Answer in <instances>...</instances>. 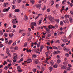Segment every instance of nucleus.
Here are the masks:
<instances>
[{
    "instance_id": "nucleus-59",
    "label": "nucleus",
    "mask_w": 73,
    "mask_h": 73,
    "mask_svg": "<svg viewBox=\"0 0 73 73\" xmlns=\"http://www.w3.org/2000/svg\"><path fill=\"white\" fill-rule=\"evenodd\" d=\"M36 71V69H33V72H34V73H35Z\"/></svg>"
},
{
    "instance_id": "nucleus-3",
    "label": "nucleus",
    "mask_w": 73,
    "mask_h": 73,
    "mask_svg": "<svg viewBox=\"0 0 73 73\" xmlns=\"http://www.w3.org/2000/svg\"><path fill=\"white\" fill-rule=\"evenodd\" d=\"M62 41L64 42H67L68 41V40L66 39V36H64V38L62 39Z\"/></svg>"
},
{
    "instance_id": "nucleus-37",
    "label": "nucleus",
    "mask_w": 73,
    "mask_h": 73,
    "mask_svg": "<svg viewBox=\"0 0 73 73\" xmlns=\"http://www.w3.org/2000/svg\"><path fill=\"white\" fill-rule=\"evenodd\" d=\"M8 68H9V67H8V66H6L5 67V70H7V69H8Z\"/></svg>"
},
{
    "instance_id": "nucleus-16",
    "label": "nucleus",
    "mask_w": 73,
    "mask_h": 73,
    "mask_svg": "<svg viewBox=\"0 0 73 73\" xmlns=\"http://www.w3.org/2000/svg\"><path fill=\"white\" fill-rule=\"evenodd\" d=\"M4 7H8V3H4L3 5Z\"/></svg>"
},
{
    "instance_id": "nucleus-50",
    "label": "nucleus",
    "mask_w": 73,
    "mask_h": 73,
    "mask_svg": "<svg viewBox=\"0 0 73 73\" xmlns=\"http://www.w3.org/2000/svg\"><path fill=\"white\" fill-rule=\"evenodd\" d=\"M55 20L56 21V22L58 23H59L60 20L59 19H56Z\"/></svg>"
},
{
    "instance_id": "nucleus-15",
    "label": "nucleus",
    "mask_w": 73,
    "mask_h": 73,
    "mask_svg": "<svg viewBox=\"0 0 73 73\" xmlns=\"http://www.w3.org/2000/svg\"><path fill=\"white\" fill-rule=\"evenodd\" d=\"M45 29L47 32H48L49 33H50L51 32L50 29H49L48 28H46Z\"/></svg>"
},
{
    "instance_id": "nucleus-46",
    "label": "nucleus",
    "mask_w": 73,
    "mask_h": 73,
    "mask_svg": "<svg viewBox=\"0 0 73 73\" xmlns=\"http://www.w3.org/2000/svg\"><path fill=\"white\" fill-rule=\"evenodd\" d=\"M63 22H62V21H61L60 22V24L61 25H63Z\"/></svg>"
},
{
    "instance_id": "nucleus-45",
    "label": "nucleus",
    "mask_w": 73,
    "mask_h": 73,
    "mask_svg": "<svg viewBox=\"0 0 73 73\" xmlns=\"http://www.w3.org/2000/svg\"><path fill=\"white\" fill-rule=\"evenodd\" d=\"M54 36H56V37H57V34L56 33H54Z\"/></svg>"
},
{
    "instance_id": "nucleus-35",
    "label": "nucleus",
    "mask_w": 73,
    "mask_h": 73,
    "mask_svg": "<svg viewBox=\"0 0 73 73\" xmlns=\"http://www.w3.org/2000/svg\"><path fill=\"white\" fill-rule=\"evenodd\" d=\"M59 34L60 35H62V34H64V33H65L62 31H61V32H59Z\"/></svg>"
},
{
    "instance_id": "nucleus-57",
    "label": "nucleus",
    "mask_w": 73,
    "mask_h": 73,
    "mask_svg": "<svg viewBox=\"0 0 73 73\" xmlns=\"http://www.w3.org/2000/svg\"><path fill=\"white\" fill-rule=\"evenodd\" d=\"M48 52H46V57H48Z\"/></svg>"
},
{
    "instance_id": "nucleus-26",
    "label": "nucleus",
    "mask_w": 73,
    "mask_h": 73,
    "mask_svg": "<svg viewBox=\"0 0 73 73\" xmlns=\"http://www.w3.org/2000/svg\"><path fill=\"white\" fill-rule=\"evenodd\" d=\"M36 57H37V56L35 54H34L32 56V58H36Z\"/></svg>"
},
{
    "instance_id": "nucleus-20",
    "label": "nucleus",
    "mask_w": 73,
    "mask_h": 73,
    "mask_svg": "<svg viewBox=\"0 0 73 73\" xmlns=\"http://www.w3.org/2000/svg\"><path fill=\"white\" fill-rule=\"evenodd\" d=\"M50 64L52 66V65H53V64H54V62H53V60H52L50 61Z\"/></svg>"
},
{
    "instance_id": "nucleus-39",
    "label": "nucleus",
    "mask_w": 73,
    "mask_h": 73,
    "mask_svg": "<svg viewBox=\"0 0 73 73\" xmlns=\"http://www.w3.org/2000/svg\"><path fill=\"white\" fill-rule=\"evenodd\" d=\"M42 9L43 11H44L46 9V7H45V6H44V7L42 8Z\"/></svg>"
},
{
    "instance_id": "nucleus-1",
    "label": "nucleus",
    "mask_w": 73,
    "mask_h": 73,
    "mask_svg": "<svg viewBox=\"0 0 73 73\" xmlns=\"http://www.w3.org/2000/svg\"><path fill=\"white\" fill-rule=\"evenodd\" d=\"M48 18L50 20V21L51 22H53L54 20V18L53 17H52L50 16V15H49L48 17Z\"/></svg>"
},
{
    "instance_id": "nucleus-60",
    "label": "nucleus",
    "mask_w": 73,
    "mask_h": 73,
    "mask_svg": "<svg viewBox=\"0 0 73 73\" xmlns=\"http://www.w3.org/2000/svg\"><path fill=\"white\" fill-rule=\"evenodd\" d=\"M7 61H8V62H12V60H10L8 59L7 60Z\"/></svg>"
},
{
    "instance_id": "nucleus-51",
    "label": "nucleus",
    "mask_w": 73,
    "mask_h": 73,
    "mask_svg": "<svg viewBox=\"0 0 73 73\" xmlns=\"http://www.w3.org/2000/svg\"><path fill=\"white\" fill-rule=\"evenodd\" d=\"M56 8H58V7H59V5L58 4H56Z\"/></svg>"
},
{
    "instance_id": "nucleus-27",
    "label": "nucleus",
    "mask_w": 73,
    "mask_h": 73,
    "mask_svg": "<svg viewBox=\"0 0 73 73\" xmlns=\"http://www.w3.org/2000/svg\"><path fill=\"white\" fill-rule=\"evenodd\" d=\"M49 69L50 72H52V70L53 69V67H50L49 68Z\"/></svg>"
},
{
    "instance_id": "nucleus-2",
    "label": "nucleus",
    "mask_w": 73,
    "mask_h": 73,
    "mask_svg": "<svg viewBox=\"0 0 73 73\" xmlns=\"http://www.w3.org/2000/svg\"><path fill=\"white\" fill-rule=\"evenodd\" d=\"M13 59H17V55L16 53H14L13 54Z\"/></svg>"
},
{
    "instance_id": "nucleus-47",
    "label": "nucleus",
    "mask_w": 73,
    "mask_h": 73,
    "mask_svg": "<svg viewBox=\"0 0 73 73\" xmlns=\"http://www.w3.org/2000/svg\"><path fill=\"white\" fill-rule=\"evenodd\" d=\"M17 26L16 25H14L13 26V28H16Z\"/></svg>"
},
{
    "instance_id": "nucleus-21",
    "label": "nucleus",
    "mask_w": 73,
    "mask_h": 73,
    "mask_svg": "<svg viewBox=\"0 0 73 73\" xmlns=\"http://www.w3.org/2000/svg\"><path fill=\"white\" fill-rule=\"evenodd\" d=\"M30 1L31 4H33L35 3V1L34 0H30Z\"/></svg>"
},
{
    "instance_id": "nucleus-8",
    "label": "nucleus",
    "mask_w": 73,
    "mask_h": 73,
    "mask_svg": "<svg viewBox=\"0 0 73 73\" xmlns=\"http://www.w3.org/2000/svg\"><path fill=\"white\" fill-rule=\"evenodd\" d=\"M43 66H44V64H42L41 70L42 71H44L45 70V67H43Z\"/></svg>"
},
{
    "instance_id": "nucleus-40",
    "label": "nucleus",
    "mask_w": 73,
    "mask_h": 73,
    "mask_svg": "<svg viewBox=\"0 0 73 73\" xmlns=\"http://www.w3.org/2000/svg\"><path fill=\"white\" fill-rule=\"evenodd\" d=\"M17 69L18 70H20L21 69V68L20 66H17Z\"/></svg>"
},
{
    "instance_id": "nucleus-43",
    "label": "nucleus",
    "mask_w": 73,
    "mask_h": 73,
    "mask_svg": "<svg viewBox=\"0 0 73 73\" xmlns=\"http://www.w3.org/2000/svg\"><path fill=\"white\" fill-rule=\"evenodd\" d=\"M67 62L66 60H64V65H65V64H67Z\"/></svg>"
},
{
    "instance_id": "nucleus-7",
    "label": "nucleus",
    "mask_w": 73,
    "mask_h": 73,
    "mask_svg": "<svg viewBox=\"0 0 73 73\" xmlns=\"http://www.w3.org/2000/svg\"><path fill=\"white\" fill-rule=\"evenodd\" d=\"M9 9H10V7H9L7 9H3V12H6V11L8 12V11H9Z\"/></svg>"
},
{
    "instance_id": "nucleus-25",
    "label": "nucleus",
    "mask_w": 73,
    "mask_h": 73,
    "mask_svg": "<svg viewBox=\"0 0 73 73\" xmlns=\"http://www.w3.org/2000/svg\"><path fill=\"white\" fill-rule=\"evenodd\" d=\"M14 11L15 12H20V10L16 9Z\"/></svg>"
},
{
    "instance_id": "nucleus-41",
    "label": "nucleus",
    "mask_w": 73,
    "mask_h": 73,
    "mask_svg": "<svg viewBox=\"0 0 73 73\" xmlns=\"http://www.w3.org/2000/svg\"><path fill=\"white\" fill-rule=\"evenodd\" d=\"M61 41L60 40H58L57 41H56V43H57V44H58V43H60Z\"/></svg>"
},
{
    "instance_id": "nucleus-11",
    "label": "nucleus",
    "mask_w": 73,
    "mask_h": 73,
    "mask_svg": "<svg viewBox=\"0 0 73 73\" xmlns=\"http://www.w3.org/2000/svg\"><path fill=\"white\" fill-rule=\"evenodd\" d=\"M63 21L65 24H66V23H69V21L68 19L63 20Z\"/></svg>"
},
{
    "instance_id": "nucleus-49",
    "label": "nucleus",
    "mask_w": 73,
    "mask_h": 73,
    "mask_svg": "<svg viewBox=\"0 0 73 73\" xmlns=\"http://www.w3.org/2000/svg\"><path fill=\"white\" fill-rule=\"evenodd\" d=\"M47 12H50V9H48L47 10Z\"/></svg>"
},
{
    "instance_id": "nucleus-38",
    "label": "nucleus",
    "mask_w": 73,
    "mask_h": 73,
    "mask_svg": "<svg viewBox=\"0 0 73 73\" xmlns=\"http://www.w3.org/2000/svg\"><path fill=\"white\" fill-rule=\"evenodd\" d=\"M60 62H61V60L60 59H58L57 61V63H58V64H60Z\"/></svg>"
},
{
    "instance_id": "nucleus-42",
    "label": "nucleus",
    "mask_w": 73,
    "mask_h": 73,
    "mask_svg": "<svg viewBox=\"0 0 73 73\" xmlns=\"http://www.w3.org/2000/svg\"><path fill=\"white\" fill-rule=\"evenodd\" d=\"M53 49H58V48H57V47H56V46H54L53 47Z\"/></svg>"
},
{
    "instance_id": "nucleus-56",
    "label": "nucleus",
    "mask_w": 73,
    "mask_h": 73,
    "mask_svg": "<svg viewBox=\"0 0 73 73\" xmlns=\"http://www.w3.org/2000/svg\"><path fill=\"white\" fill-rule=\"evenodd\" d=\"M66 67L65 66H64L62 68V69H66Z\"/></svg>"
},
{
    "instance_id": "nucleus-23",
    "label": "nucleus",
    "mask_w": 73,
    "mask_h": 73,
    "mask_svg": "<svg viewBox=\"0 0 73 73\" xmlns=\"http://www.w3.org/2000/svg\"><path fill=\"white\" fill-rule=\"evenodd\" d=\"M9 35L10 37L12 38V37H13V35H14L13 34H12V35H11V34H9Z\"/></svg>"
},
{
    "instance_id": "nucleus-32",
    "label": "nucleus",
    "mask_w": 73,
    "mask_h": 73,
    "mask_svg": "<svg viewBox=\"0 0 73 73\" xmlns=\"http://www.w3.org/2000/svg\"><path fill=\"white\" fill-rule=\"evenodd\" d=\"M42 21V20H40L38 21L39 24H38V25H41V22Z\"/></svg>"
},
{
    "instance_id": "nucleus-12",
    "label": "nucleus",
    "mask_w": 73,
    "mask_h": 73,
    "mask_svg": "<svg viewBox=\"0 0 73 73\" xmlns=\"http://www.w3.org/2000/svg\"><path fill=\"white\" fill-rule=\"evenodd\" d=\"M69 21L71 23L73 22V18L72 17H70L69 19Z\"/></svg>"
},
{
    "instance_id": "nucleus-6",
    "label": "nucleus",
    "mask_w": 73,
    "mask_h": 73,
    "mask_svg": "<svg viewBox=\"0 0 73 73\" xmlns=\"http://www.w3.org/2000/svg\"><path fill=\"white\" fill-rule=\"evenodd\" d=\"M36 24H36V22H32L31 23V26H36Z\"/></svg>"
},
{
    "instance_id": "nucleus-55",
    "label": "nucleus",
    "mask_w": 73,
    "mask_h": 73,
    "mask_svg": "<svg viewBox=\"0 0 73 73\" xmlns=\"http://www.w3.org/2000/svg\"><path fill=\"white\" fill-rule=\"evenodd\" d=\"M12 14H9V17L10 18H11V17H12Z\"/></svg>"
},
{
    "instance_id": "nucleus-14",
    "label": "nucleus",
    "mask_w": 73,
    "mask_h": 73,
    "mask_svg": "<svg viewBox=\"0 0 73 73\" xmlns=\"http://www.w3.org/2000/svg\"><path fill=\"white\" fill-rule=\"evenodd\" d=\"M27 61L28 63L29 64V63H30L32 62V59H28L27 60Z\"/></svg>"
},
{
    "instance_id": "nucleus-9",
    "label": "nucleus",
    "mask_w": 73,
    "mask_h": 73,
    "mask_svg": "<svg viewBox=\"0 0 73 73\" xmlns=\"http://www.w3.org/2000/svg\"><path fill=\"white\" fill-rule=\"evenodd\" d=\"M6 53L7 54H8V55H9L10 54H9V52L10 51L9 50V48H7L6 49Z\"/></svg>"
},
{
    "instance_id": "nucleus-13",
    "label": "nucleus",
    "mask_w": 73,
    "mask_h": 73,
    "mask_svg": "<svg viewBox=\"0 0 73 73\" xmlns=\"http://www.w3.org/2000/svg\"><path fill=\"white\" fill-rule=\"evenodd\" d=\"M12 42H13V41L11 40H9V42H8V45H11Z\"/></svg>"
},
{
    "instance_id": "nucleus-30",
    "label": "nucleus",
    "mask_w": 73,
    "mask_h": 73,
    "mask_svg": "<svg viewBox=\"0 0 73 73\" xmlns=\"http://www.w3.org/2000/svg\"><path fill=\"white\" fill-rule=\"evenodd\" d=\"M71 70V68L69 67H68L67 68L66 70L70 71V70Z\"/></svg>"
},
{
    "instance_id": "nucleus-64",
    "label": "nucleus",
    "mask_w": 73,
    "mask_h": 73,
    "mask_svg": "<svg viewBox=\"0 0 73 73\" xmlns=\"http://www.w3.org/2000/svg\"><path fill=\"white\" fill-rule=\"evenodd\" d=\"M0 41H4V38H1L0 39Z\"/></svg>"
},
{
    "instance_id": "nucleus-28",
    "label": "nucleus",
    "mask_w": 73,
    "mask_h": 73,
    "mask_svg": "<svg viewBox=\"0 0 73 73\" xmlns=\"http://www.w3.org/2000/svg\"><path fill=\"white\" fill-rule=\"evenodd\" d=\"M19 32L20 33H21L22 32H24L25 31L24 30H19Z\"/></svg>"
},
{
    "instance_id": "nucleus-36",
    "label": "nucleus",
    "mask_w": 73,
    "mask_h": 73,
    "mask_svg": "<svg viewBox=\"0 0 73 73\" xmlns=\"http://www.w3.org/2000/svg\"><path fill=\"white\" fill-rule=\"evenodd\" d=\"M27 46V42H25L24 44V45L23 46L24 47H26Z\"/></svg>"
},
{
    "instance_id": "nucleus-61",
    "label": "nucleus",
    "mask_w": 73,
    "mask_h": 73,
    "mask_svg": "<svg viewBox=\"0 0 73 73\" xmlns=\"http://www.w3.org/2000/svg\"><path fill=\"white\" fill-rule=\"evenodd\" d=\"M3 47V44H1V42H0V48Z\"/></svg>"
},
{
    "instance_id": "nucleus-24",
    "label": "nucleus",
    "mask_w": 73,
    "mask_h": 73,
    "mask_svg": "<svg viewBox=\"0 0 73 73\" xmlns=\"http://www.w3.org/2000/svg\"><path fill=\"white\" fill-rule=\"evenodd\" d=\"M53 67H54V68H57V67H58V64H56L54 65L53 66Z\"/></svg>"
},
{
    "instance_id": "nucleus-29",
    "label": "nucleus",
    "mask_w": 73,
    "mask_h": 73,
    "mask_svg": "<svg viewBox=\"0 0 73 73\" xmlns=\"http://www.w3.org/2000/svg\"><path fill=\"white\" fill-rule=\"evenodd\" d=\"M3 36L6 37H8V34L7 33H5L4 34Z\"/></svg>"
},
{
    "instance_id": "nucleus-54",
    "label": "nucleus",
    "mask_w": 73,
    "mask_h": 73,
    "mask_svg": "<svg viewBox=\"0 0 73 73\" xmlns=\"http://www.w3.org/2000/svg\"><path fill=\"white\" fill-rule=\"evenodd\" d=\"M21 0H17V1L18 3H20V2H21Z\"/></svg>"
},
{
    "instance_id": "nucleus-19",
    "label": "nucleus",
    "mask_w": 73,
    "mask_h": 73,
    "mask_svg": "<svg viewBox=\"0 0 73 73\" xmlns=\"http://www.w3.org/2000/svg\"><path fill=\"white\" fill-rule=\"evenodd\" d=\"M38 60H35L34 61V63L35 64H38Z\"/></svg>"
},
{
    "instance_id": "nucleus-62",
    "label": "nucleus",
    "mask_w": 73,
    "mask_h": 73,
    "mask_svg": "<svg viewBox=\"0 0 73 73\" xmlns=\"http://www.w3.org/2000/svg\"><path fill=\"white\" fill-rule=\"evenodd\" d=\"M60 56L59 55H57V58L58 59H59L60 58Z\"/></svg>"
},
{
    "instance_id": "nucleus-5",
    "label": "nucleus",
    "mask_w": 73,
    "mask_h": 73,
    "mask_svg": "<svg viewBox=\"0 0 73 73\" xmlns=\"http://www.w3.org/2000/svg\"><path fill=\"white\" fill-rule=\"evenodd\" d=\"M41 5L40 4H39L38 5H35L36 7L37 8H41Z\"/></svg>"
},
{
    "instance_id": "nucleus-63",
    "label": "nucleus",
    "mask_w": 73,
    "mask_h": 73,
    "mask_svg": "<svg viewBox=\"0 0 73 73\" xmlns=\"http://www.w3.org/2000/svg\"><path fill=\"white\" fill-rule=\"evenodd\" d=\"M23 61V58H21L20 59L19 62H21V61Z\"/></svg>"
},
{
    "instance_id": "nucleus-34",
    "label": "nucleus",
    "mask_w": 73,
    "mask_h": 73,
    "mask_svg": "<svg viewBox=\"0 0 73 73\" xmlns=\"http://www.w3.org/2000/svg\"><path fill=\"white\" fill-rule=\"evenodd\" d=\"M16 44V41H15L12 44L13 46H15Z\"/></svg>"
},
{
    "instance_id": "nucleus-17",
    "label": "nucleus",
    "mask_w": 73,
    "mask_h": 73,
    "mask_svg": "<svg viewBox=\"0 0 73 73\" xmlns=\"http://www.w3.org/2000/svg\"><path fill=\"white\" fill-rule=\"evenodd\" d=\"M24 19L25 21H27L28 20V17L26 16L24 17Z\"/></svg>"
},
{
    "instance_id": "nucleus-22",
    "label": "nucleus",
    "mask_w": 73,
    "mask_h": 73,
    "mask_svg": "<svg viewBox=\"0 0 73 73\" xmlns=\"http://www.w3.org/2000/svg\"><path fill=\"white\" fill-rule=\"evenodd\" d=\"M66 2V0H63L62 2V4H63V5H65Z\"/></svg>"
},
{
    "instance_id": "nucleus-18",
    "label": "nucleus",
    "mask_w": 73,
    "mask_h": 73,
    "mask_svg": "<svg viewBox=\"0 0 73 73\" xmlns=\"http://www.w3.org/2000/svg\"><path fill=\"white\" fill-rule=\"evenodd\" d=\"M13 21L12 23L14 24H16V20H15L14 19H13Z\"/></svg>"
},
{
    "instance_id": "nucleus-58",
    "label": "nucleus",
    "mask_w": 73,
    "mask_h": 73,
    "mask_svg": "<svg viewBox=\"0 0 73 73\" xmlns=\"http://www.w3.org/2000/svg\"><path fill=\"white\" fill-rule=\"evenodd\" d=\"M6 64H7V62L6 61H5L4 62V64H3V65H5Z\"/></svg>"
},
{
    "instance_id": "nucleus-31",
    "label": "nucleus",
    "mask_w": 73,
    "mask_h": 73,
    "mask_svg": "<svg viewBox=\"0 0 73 73\" xmlns=\"http://www.w3.org/2000/svg\"><path fill=\"white\" fill-rule=\"evenodd\" d=\"M44 48V46H43V45H42L40 47V49H43Z\"/></svg>"
},
{
    "instance_id": "nucleus-48",
    "label": "nucleus",
    "mask_w": 73,
    "mask_h": 73,
    "mask_svg": "<svg viewBox=\"0 0 73 73\" xmlns=\"http://www.w3.org/2000/svg\"><path fill=\"white\" fill-rule=\"evenodd\" d=\"M12 8L13 9H15V5H13L12 6Z\"/></svg>"
},
{
    "instance_id": "nucleus-44",
    "label": "nucleus",
    "mask_w": 73,
    "mask_h": 73,
    "mask_svg": "<svg viewBox=\"0 0 73 73\" xmlns=\"http://www.w3.org/2000/svg\"><path fill=\"white\" fill-rule=\"evenodd\" d=\"M65 56L66 57H69V54L68 53H66L65 55Z\"/></svg>"
},
{
    "instance_id": "nucleus-33",
    "label": "nucleus",
    "mask_w": 73,
    "mask_h": 73,
    "mask_svg": "<svg viewBox=\"0 0 73 73\" xmlns=\"http://www.w3.org/2000/svg\"><path fill=\"white\" fill-rule=\"evenodd\" d=\"M14 49L15 50H19V48L17 46H15L14 48Z\"/></svg>"
},
{
    "instance_id": "nucleus-52",
    "label": "nucleus",
    "mask_w": 73,
    "mask_h": 73,
    "mask_svg": "<svg viewBox=\"0 0 73 73\" xmlns=\"http://www.w3.org/2000/svg\"><path fill=\"white\" fill-rule=\"evenodd\" d=\"M38 17H39V16H37V17H36L35 18V20H37V19H38Z\"/></svg>"
},
{
    "instance_id": "nucleus-4",
    "label": "nucleus",
    "mask_w": 73,
    "mask_h": 73,
    "mask_svg": "<svg viewBox=\"0 0 73 73\" xmlns=\"http://www.w3.org/2000/svg\"><path fill=\"white\" fill-rule=\"evenodd\" d=\"M63 50L65 52H69L70 50V49L67 48L66 47H64L63 48Z\"/></svg>"
},
{
    "instance_id": "nucleus-10",
    "label": "nucleus",
    "mask_w": 73,
    "mask_h": 73,
    "mask_svg": "<svg viewBox=\"0 0 73 73\" xmlns=\"http://www.w3.org/2000/svg\"><path fill=\"white\" fill-rule=\"evenodd\" d=\"M53 53L54 54H56L58 53H60V52L59 51H55Z\"/></svg>"
},
{
    "instance_id": "nucleus-53",
    "label": "nucleus",
    "mask_w": 73,
    "mask_h": 73,
    "mask_svg": "<svg viewBox=\"0 0 73 73\" xmlns=\"http://www.w3.org/2000/svg\"><path fill=\"white\" fill-rule=\"evenodd\" d=\"M68 66H69V67H70V68H72V65L70 64H68Z\"/></svg>"
}]
</instances>
